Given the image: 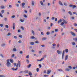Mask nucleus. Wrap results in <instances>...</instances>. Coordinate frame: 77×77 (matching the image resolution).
<instances>
[{
  "instance_id": "nucleus-1",
  "label": "nucleus",
  "mask_w": 77,
  "mask_h": 77,
  "mask_svg": "<svg viewBox=\"0 0 77 77\" xmlns=\"http://www.w3.org/2000/svg\"><path fill=\"white\" fill-rule=\"evenodd\" d=\"M10 61L11 63H14V61L12 59H11L10 60L9 59L7 60L6 65L8 67H10L11 66V63L9 62Z\"/></svg>"
},
{
  "instance_id": "nucleus-2",
  "label": "nucleus",
  "mask_w": 77,
  "mask_h": 77,
  "mask_svg": "<svg viewBox=\"0 0 77 77\" xmlns=\"http://www.w3.org/2000/svg\"><path fill=\"white\" fill-rule=\"evenodd\" d=\"M16 66V68H18V66L19 68H20L21 66V62L19 60L18 61V63L17 64Z\"/></svg>"
},
{
  "instance_id": "nucleus-3",
  "label": "nucleus",
  "mask_w": 77,
  "mask_h": 77,
  "mask_svg": "<svg viewBox=\"0 0 77 77\" xmlns=\"http://www.w3.org/2000/svg\"><path fill=\"white\" fill-rule=\"evenodd\" d=\"M65 50H64L62 53V59H63L64 54H65Z\"/></svg>"
},
{
  "instance_id": "nucleus-4",
  "label": "nucleus",
  "mask_w": 77,
  "mask_h": 77,
  "mask_svg": "<svg viewBox=\"0 0 77 77\" xmlns=\"http://www.w3.org/2000/svg\"><path fill=\"white\" fill-rule=\"evenodd\" d=\"M51 71L50 69H49L47 70V74H49L51 72Z\"/></svg>"
},
{
  "instance_id": "nucleus-5",
  "label": "nucleus",
  "mask_w": 77,
  "mask_h": 77,
  "mask_svg": "<svg viewBox=\"0 0 77 77\" xmlns=\"http://www.w3.org/2000/svg\"><path fill=\"white\" fill-rule=\"evenodd\" d=\"M57 53H58L59 54H62V51H60L59 50H57Z\"/></svg>"
},
{
  "instance_id": "nucleus-6",
  "label": "nucleus",
  "mask_w": 77,
  "mask_h": 77,
  "mask_svg": "<svg viewBox=\"0 0 77 77\" xmlns=\"http://www.w3.org/2000/svg\"><path fill=\"white\" fill-rule=\"evenodd\" d=\"M70 33H71V34H72V35H73V36H75V34L74 33V32H73L72 31H71L70 32Z\"/></svg>"
},
{
  "instance_id": "nucleus-7",
  "label": "nucleus",
  "mask_w": 77,
  "mask_h": 77,
  "mask_svg": "<svg viewBox=\"0 0 77 77\" xmlns=\"http://www.w3.org/2000/svg\"><path fill=\"white\" fill-rule=\"evenodd\" d=\"M63 22H64V24H67V22L66 21H65V20H64V19H63Z\"/></svg>"
},
{
  "instance_id": "nucleus-8",
  "label": "nucleus",
  "mask_w": 77,
  "mask_h": 77,
  "mask_svg": "<svg viewBox=\"0 0 77 77\" xmlns=\"http://www.w3.org/2000/svg\"><path fill=\"white\" fill-rule=\"evenodd\" d=\"M18 67H17V68L16 69H14V68H12V70H13V71H14V70L15 71H17V69H18Z\"/></svg>"
},
{
  "instance_id": "nucleus-9",
  "label": "nucleus",
  "mask_w": 77,
  "mask_h": 77,
  "mask_svg": "<svg viewBox=\"0 0 77 77\" xmlns=\"http://www.w3.org/2000/svg\"><path fill=\"white\" fill-rule=\"evenodd\" d=\"M68 55H66L65 57V60L66 61L68 60Z\"/></svg>"
},
{
  "instance_id": "nucleus-10",
  "label": "nucleus",
  "mask_w": 77,
  "mask_h": 77,
  "mask_svg": "<svg viewBox=\"0 0 77 77\" xmlns=\"http://www.w3.org/2000/svg\"><path fill=\"white\" fill-rule=\"evenodd\" d=\"M61 22H62V19H60L58 21V24H59V23H61Z\"/></svg>"
},
{
  "instance_id": "nucleus-11",
  "label": "nucleus",
  "mask_w": 77,
  "mask_h": 77,
  "mask_svg": "<svg viewBox=\"0 0 77 77\" xmlns=\"http://www.w3.org/2000/svg\"><path fill=\"white\" fill-rule=\"evenodd\" d=\"M15 23H13V30H15Z\"/></svg>"
},
{
  "instance_id": "nucleus-12",
  "label": "nucleus",
  "mask_w": 77,
  "mask_h": 77,
  "mask_svg": "<svg viewBox=\"0 0 77 77\" xmlns=\"http://www.w3.org/2000/svg\"><path fill=\"white\" fill-rule=\"evenodd\" d=\"M68 14H69L70 15H72V14L71 12L69 11L68 12Z\"/></svg>"
},
{
  "instance_id": "nucleus-13",
  "label": "nucleus",
  "mask_w": 77,
  "mask_h": 77,
  "mask_svg": "<svg viewBox=\"0 0 77 77\" xmlns=\"http://www.w3.org/2000/svg\"><path fill=\"white\" fill-rule=\"evenodd\" d=\"M73 39L74 41H75V42H77V38H73Z\"/></svg>"
},
{
  "instance_id": "nucleus-14",
  "label": "nucleus",
  "mask_w": 77,
  "mask_h": 77,
  "mask_svg": "<svg viewBox=\"0 0 77 77\" xmlns=\"http://www.w3.org/2000/svg\"><path fill=\"white\" fill-rule=\"evenodd\" d=\"M59 3L60 5H61V6H63V4H62V3L61 2V1H60L59 2Z\"/></svg>"
},
{
  "instance_id": "nucleus-15",
  "label": "nucleus",
  "mask_w": 77,
  "mask_h": 77,
  "mask_svg": "<svg viewBox=\"0 0 77 77\" xmlns=\"http://www.w3.org/2000/svg\"><path fill=\"white\" fill-rule=\"evenodd\" d=\"M46 39H47L46 37H43L42 38V40H43V41H45V40H46Z\"/></svg>"
},
{
  "instance_id": "nucleus-16",
  "label": "nucleus",
  "mask_w": 77,
  "mask_h": 77,
  "mask_svg": "<svg viewBox=\"0 0 77 77\" xmlns=\"http://www.w3.org/2000/svg\"><path fill=\"white\" fill-rule=\"evenodd\" d=\"M65 71H70V69H69L68 68H66V69Z\"/></svg>"
},
{
  "instance_id": "nucleus-17",
  "label": "nucleus",
  "mask_w": 77,
  "mask_h": 77,
  "mask_svg": "<svg viewBox=\"0 0 77 77\" xmlns=\"http://www.w3.org/2000/svg\"><path fill=\"white\" fill-rule=\"evenodd\" d=\"M32 6H34V5L35 4V2H34V1H32Z\"/></svg>"
},
{
  "instance_id": "nucleus-18",
  "label": "nucleus",
  "mask_w": 77,
  "mask_h": 77,
  "mask_svg": "<svg viewBox=\"0 0 77 77\" xmlns=\"http://www.w3.org/2000/svg\"><path fill=\"white\" fill-rule=\"evenodd\" d=\"M4 12H5V10H3L1 11V12L2 14H4Z\"/></svg>"
},
{
  "instance_id": "nucleus-19",
  "label": "nucleus",
  "mask_w": 77,
  "mask_h": 77,
  "mask_svg": "<svg viewBox=\"0 0 77 77\" xmlns=\"http://www.w3.org/2000/svg\"><path fill=\"white\" fill-rule=\"evenodd\" d=\"M20 20L21 22L22 23H23V22H24V20L21 19H20Z\"/></svg>"
},
{
  "instance_id": "nucleus-20",
  "label": "nucleus",
  "mask_w": 77,
  "mask_h": 77,
  "mask_svg": "<svg viewBox=\"0 0 77 77\" xmlns=\"http://www.w3.org/2000/svg\"><path fill=\"white\" fill-rule=\"evenodd\" d=\"M26 62L28 64H29V59L26 60Z\"/></svg>"
},
{
  "instance_id": "nucleus-21",
  "label": "nucleus",
  "mask_w": 77,
  "mask_h": 77,
  "mask_svg": "<svg viewBox=\"0 0 77 77\" xmlns=\"http://www.w3.org/2000/svg\"><path fill=\"white\" fill-rule=\"evenodd\" d=\"M60 25L61 26H65V24L63 22H62L61 24H60Z\"/></svg>"
},
{
  "instance_id": "nucleus-22",
  "label": "nucleus",
  "mask_w": 77,
  "mask_h": 77,
  "mask_svg": "<svg viewBox=\"0 0 77 77\" xmlns=\"http://www.w3.org/2000/svg\"><path fill=\"white\" fill-rule=\"evenodd\" d=\"M29 75H32V72H29Z\"/></svg>"
},
{
  "instance_id": "nucleus-23",
  "label": "nucleus",
  "mask_w": 77,
  "mask_h": 77,
  "mask_svg": "<svg viewBox=\"0 0 77 77\" xmlns=\"http://www.w3.org/2000/svg\"><path fill=\"white\" fill-rule=\"evenodd\" d=\"M68 68H69L70 69H72V66H69Z\"/></svg>"
},
{
  "instance_id": "nucleus-24",
  "label": "nucleus",
  "mask_w": 77,
  "mask_h": 77,
  "mask_svg": "<svg viewBox=\"0 0 77 77\" xmlns=\"http://www.w3.org/2000/svg\"><path fill=\"white\" fill-rule=\"evenodd\" d=\"M1 8L2 9H4L5 8V6L3 5L1 6Z\"/></svg>"
},
{
  "instance_id": "nucleus-25",
  "label": "nucleus",
  "mask_w": 77,
  "mask_h": 77,
  "mask_svg": "<svg viewBox=\"0 0 77 77\" xmlns=\"http://www.w3.org/2000/svg\"><path fill=\"white\" fill-rule=\"evenodd\" d=\"M13 51H17V49L15 48H14L13 49Z\"/></svg>"
},
{
  "instance_id": "nucleus-26",
  "label": "nucleus",
  "mask_w": 77,
  "mask_h": 77,
  "mask_svg": "<svg viewBox=\"0 0 77 77\" xmlns=\"http://www.w3.org/2000/svg\"><path fill=\"white\" fill-rule=\"evenodd\" d=\"M65 51L66 53H68V49H66L65 50Z\"/></svg>"
},
{
  "instance_id": "nucleus-27",
  "label": "nucleus",
  "mask_w": 77,
  "mask_h": 77,
  "mask_svg": "<svg viewBox=\"0 0 77 77\" xmlns=\"http://www.w3.org/2000/svg\"><path fill=\"white\" fill-rule=\"evenodd\" d=\"M31 39H35V37H34V36H31Z\"/></svg>"
},
{
  "instance_id": "nucleus-28",
  "label": "nucleus",
  "mask_w": 77,
  "mask_h": 77,
  "mask_svg": "<svg viewBox=\"0 0 77 77\" xmlns=\"http://www.w3.org/2000/svg\"><path fill=\"white\" fill-rule=\"evenodd\" d=\"M40 3L42 6H43V2H42V1H40Z\"/></svg>"
},
{
  "instance_id": "nucleus-29",
  "label": "nucleus",
  "mask_w": 77,
  "mask_h": 77,
  "mask_svg": "<svg viewBox=\"0 0 77 77\" xmlns=\"http://www.w3.org/2000/svg\"><path fill=\"white\" fill-rule=\"evenodd\" d=\"M57 70L58 71H62V72L63 71V70L61 69H58Z\"/></svg>"
},
{
  "instance_id": "nucleus-30",
  "label": "nucleus",
  "mask_w": 77,
  "mask_h": 77,
  "mask_svg": "<svg viewBox=\"0 0 77 77\" xmlns=\"http://www.w3.org/2000/svg\"><path fill=\"white\" fill-rule=\"evenodd\" d=\"M0 16L2 18H3V15H2V13H0Z\"/></svg>"
},
{
  "instance_id": "nucleus-31",
  "label": "nucleus",
  "mask_w": 77,
  "mask_h": 77,
  "mask_svg": "<svg viewBox=\"0 0 77 77\" xmlns=\"http://www.w3.org/2000/svg\"><path fill=\"white\" fill-rule=\"evenodd\" d=\"M11 35V33L8 32V33L7 35H8V36H10V35Z\"/></svg>"
},
{
  "instance_id": "nucleus-32",
  "label": "nucleus",
  "mask_w": 77,
  "mask_h": 77,
  "mask_svg": "<svg viewBox=\"0 0 77 77\" xmlns=\"http://www.w3.org/2000/svg\"><path fill=\"white\" fill-rule=\"evenodd\" d=\"M32 66V65L31 64H29L28 65V68H29L30 66Z\"/></svg>"
},
{
  "instance_id": "nucleus-33",
  "label": "nucleus",
  "mask_w": 77,
  "mask_h": 77,
  "mask_svg": "<svg viewBox=\"0 0 77 77\" xmlns=\"http://www.w3.org/2000/svg\"><path fill=\"white\" fill-rule=\"evenodd\" d=\"M15 5L17 7H19V6H20V5L18 4H16Z\"/></svg>"
},
{
  "instance_id": "nucleus-34",
  "label": "nucleus",
  "mask_w": 77,
  "mask_h": 77,
  "mask_svg": "<svg viewBox=\"0 0 77 77\" xmlns=\"http://www.w3.org/2000/svg\"><path fill=\"white\" fill-rule=\"evenodd\" d=\"M17 65V63H14V67H15V66H16Z\"/></svg>"
},
{
  "instance_id": "nucleus-35",
  "label": "nucleus",
  "mask_w": 77,
  "mask_h": 77,
  "mask_svg": "<svg viewBox=\"0 0 77 77\" xmlns=\"http://www.w3.org/2000/svg\"><path fill=\"white\" fill-rule=\"evenodd\" d=\"M30 44L31 45H34L35 44H34V42H31Z\"/></svg>"
},
{
  "instance_id": "nucleus-36",
  "label": "nucleus",
  "mask_w": 77,
  "mask_h": 77,
  "mask_svg": "<svg viewBox=\"0 0 77 77\" xmlns=\"http://www.w3.org/2000/svg\"><path fill=\"white\" fill-rule=\"evenodd\" d=\"M46 34L47 35H50V32L49 31L47 32L46 33Z\"/></svg>"
},
{
  "instance_id": "nucleus-37",
  "label": "nucleus",
  "mask_w": 77,
  "mask_h": 77,
  "mask_svg": "<svg viewBox=\"0 0 77 77\" xmlns=\"http://www.w3.org/2000/svg\"><path fill=\"white\" fill-rule=\"evenodd\" d=\"M35 43H36V44H39V41H36L35 42Z\"/></svg>"
},
{
  "instance_id": "nucleus-38",
  "label": "nucleus",
  "mask_w": 77,
  "mask_h": 77,
  "mask_svg": "<svg viewBox=\"0 0 77 77\" xmlns=\"http://www.w3.org/2000/svg\"><path fill=\"white\" fill-rule=\"evenodd\" d=\"M19 36L20 38H23V36H22V35H19Z\"/></svg>"
},
{
  "instance_id": "nucleus-39",
  "label": "nucleus",
  "mask_w": 77,
  "mask_h": 77,
  "mask_svg": "<svg viewBox=\"0 0 77 77\" xmlns=\"http://www.w3.org/2000/svg\"><path fill=\"white\" fill-rule=\"evenodd\" d=\"M22 6H24V5H26V4L24 2L22 3Z\"/></svg>"
},
{
  "instance_id": "nucleus-40",
  "label": "nucleus",
  "mask_w": 77,
  "mask_h": 77,
  "mask_svg": "<svg viewBox=\"0 0 77 77\" xmlns=\"http://www.w3.org/2000/svg\"><path fill=\"white\" fill-rule=\"evenodd\" d=\"M15 56V54H13L11 56V57H14Z\"/></svg>"
},
{
  "instance_id": "nucleus-41",
  "label": "nucleus",
  "mask_w": 77,
  "mask_h": 77,
  "mask_svg": "<svg viewBox=\"0 0 77 77\" xmlns=\"http://www.w3.org/2000/svg\"><path fill=\"white\" fill-rule=\"evenodd\" d=\"M69 7H73V5L72 4H70L69 5Z\"/></svg>"
},
{
  "instance_id": "nucleus-42",
  "label": "nucleus",
  "mask_w": 77,
  "mask_h": 77,
  "mask_svg": "<svg viewBox=\"0 0 77 77\" xmlns=\"http://www.w3.org/2000/svg\"><path fill=\"white\" fill-rule=\"evenodd\" d=\"M36 69H37V72H39V69L38 68H37Z\"/></svg>"
},
{
  "instance_id": "nucleus-43",
  "label": "nucleus",
  "mask_w": 77,
  "mask_h": 77,
  "mask_svg": "<svg viewBox=\"0 0 77 77\" xmlns=\"http://www.w3.org/2000/svg\"><path fill=\"white\" fill-rule=\"evenodd\" d=\"M5 26L6 27V28H9V26H8V25H6Z\"/></svg>"
},
{
  "instance_id": "nucleus-44",
  "label": "nucleus",
  "mask_w": 77,
  "mask_h": 77,
  "mask_svg": "<svg viewBox=\"0 0 77 77\" xmlns=\"http://www.w3.org/2000/svg\"><path fill=\"white\" fill-rule=\"evenodd\" d=\"M15 16L14 15L12 16L11 17L12 18H15Z\"/></svg>"
},
{
  "instance_id": "nucleus-45",
  "label": "nucleus",
  "mask_w": 77,
  "mask_h": 77,
  "mask_svg": "<svg viewBox=\"0 0 77 77\" xmlns=\"http://www.w3.org/2000/svg\"><path fill=\"white\" fill-rule=\"evenodd\" d=\"M5 44H3L2 45V47H4V46H5Z\"/></svg>"
},
{
  "instance_id": "nucleus-46",
  "label": "nucleus",
  "mask_w": 77,
  "mask_h": 77,
  "mask_svg": "<svg viewBox=\"0 0 77 77\" xmlns=\"http://www.w3.org/2000/svg\"><path fill=\"white\" fill-rule=\"evenodd\" d=\"M32 33L33 35H35V32H34V31H33V30H32Z\"/></svg>"
},
{
  "instance_id": "nucleus-47",
  "label": "nucleus",
  "mask_w": 77,
  "mask_h": 77,
  "mask_svg": "<svg viewBox=\"0 0 77 77\" xmlns=\"http://www.w3.org/2000/svg\"><path fill=\"white\" fill-rule=\"evenodd\" d=\"M23 16L25 18H27V16L26 14H24Z\"/></svg>"
},
{
  "instance_id": "nucleus-48",
  "label": "nucleus",
  "mask_w": 77,
  "mask_h": 77,
  "mask_svg": "<svg viewBox=\"0 0 77 77\" xmlns=\"http://www.w3.org/2000/svg\"><path fill=\"white\" fill-rule=\"evenodd\" d=\"M72 45H75V42H72Z\"/></svg>"
},
{
  "instance_id": "nucleus-49",
  "label": "nucleus",
  "mask_w": 77,
  "mask_h": 77,
  "mask_svg": "<svg viewBox=\"0 0 77 77\" xmlns=\"http://www.w3.org/2000/svg\"><path fill=\"white\" fill-rule=\"evenodd\" d=\"M0 56H1L2 57H3H3H4L3 56V55L2 54H1L0 55Z\"/></svg>"
},
{
  "instance_id": "nucleus-50",
  "label": "nucleus",
  "mask_w": 77,
  "mask_h": 77,
  "mask_svg": "<svg viewBox=\"0 0 77 77\" xmlns=\"http://www.w3.org/2000/svg\"><path fill=\"white\" fill-rule=\"evenodd\" d=\"M0 26L1 27H2L3 26V25L2 24H0Z\"/></svg>"
},
{
  "instance_id": "nucleus-51",
  "label": "nucleus",
  "mask_w": 77,
  "mask_h": 77,
  "mask_svg": "<svg viewBox=\"0 0 77 77\" xmlns=\"http://www.w3.org/2000/svg\"><path fill=\"white\" fill-rule=\"evenodd\" d=\"M21 28L23 30H24V27L23 26H21Z\"/></svg>"
},
{
  "instance_id": "nucleus-52",
  "label": "nucleus",
  "mask_w": 77,
  "mask_h": 77,
  "mask_svg": "<svg viewBox=\"0 0 77 77\" xmlns=\"http://www.w3.org/2000/svg\"><path fill=\"white\" fill-rule=\"evenodd\" d=\"M44 59V57H43L42 58H41V59H40V61H42V60H43V59Z\"/></svg>"
},
{
  "instance_id": "nucleus-53",
  "label": "nucleus",
  "mask_w": 77,
  "mask_h": 77,
  "mask_svg": "<svg viewBox=\"0 0 77 77\" xmlns=\"http://www.w3.org/2000/svg\"><path fill=\"white\" fill-rule=\"evenodd\" d=\"M73 8H76V6L75 5H73Z\"/></svg>"
},
{
  "instance_id": "nucleus-54",
  "label": "nucleus",
  "mask_w": 77,
  "mask_h": 77,
  "mask_svg": "<svg viewBox=\"0 0 77 77\" xmlns=\"http://www.w3.org/2000/svg\"><path fill=\"white\" fill-rule=\"evenodd\" d=\"M52 45L53 46H56V45L55 43H54Z\"/></svg>"
},
{
  "instance_id": "nucleus-55",
  "label": "nucleus",
  "mask_w": 77,
  "mask_h": 77,
  "mask_svg": "<svg viewBox=\"0 0 77 77\" xmlns=\"http://www.w3.org/2000/svg\"><path fill=\"white\" fill-rule=\"evenodd\" d=\"M58 29H56L55 30V31L56 32H58Z\"/></svg>"
},
{
  "instance_id": "nucleus-56",
  "label": "nucleus",
  "mask_w": 77,
  "mask_h": 77,
  "mask_svg": "<svg viewBox=\"0 0 77 77\" xmlns=\"http://www.w3.org/2000/svg\"><path fill=\"white\" fill-rule=\"evenodd\" d=\"M26 58H27V59H29V56L28 55L27 56H26Z\"/></svg>"
},
{
  "instance_id": "nucleus-57",
  "label": "nucleus",
  "mask_w": 77,
  "mask_h": 77,
  "mask_svg": "<svg viewBox=\"0 0 77 77\" xmlns=\"http://www.w3.org/2000/svg\"><path fill=\"white\" fill-rule=\"evenodd\" d=\"M41 35H44V33L43 32H41Z\"/></svg>"
},
{
  "instance_id": "nucleus-58",
  "label": "nucleus",
  "mask_w": 77,
  "mask_h": 77,
  "mask_svg": "<svg viewBox=\"0 0 77 77\" xmlns=\"http://www.w3.org/2000/svg\"><path fill=\"white\" fill-rule=\"evenodd\" d=\"M74 18H74V17H72L71 18V19L72 20H74Z\"/></svg>"
},
{
  "instance_id": "nucleus-59",
  "label": "nucleus",
  "mask_w": 77,
  "mask_h": 77,
  "mask_svg": "<svg viewBox=\"0 0 77 77\" xmlns=\"http://www.w3.org/2000/svg\"><path fill=\"white\" fill-rule=\"evenodd\" d=\"M54 18H55L54 17H52V20H54Z\"/></svg>"
},
{
  "instance_id": "nucleus-60",
  "label": "nucleus",
  "mask_w": 77,
  "mask_h": 77,
  "mask_svg": "<svg viewBox=\"0 0 77 77\" xmlns=\"http://www.w3.org/2000/svg\"><path fill=\"white\" fill-rule=\"evenodd\" d=\"M64 5H65V6H66L67 5V4H66V3L65 2L64 3Z\"/></svg>"
},
{
  "instance_id": "nucleus-61",
  "label": "nucleus",
  "mask_w": 77,
  "mask_h": 77,
  "mask_svg": "<svg viewBox=\"0 0 77 77\" xmlns=\"http://www.w3.org/2000/svg\"><path fill=\"white\" fill-rule=\"evenodd\" d=\"M0 77H6L3 75H0Z\"/></svg>"
},
{
  "instance_id": "nucleus-62",
  "label": "nucleus",
  "mask_w": 77,
  "mask_h": 77,
  "mask_svg": "<svg viewBox=\"0 0 77 77\" xmlns=\"http://www.w3.org/2000/svg\"><path fill=\"white\" fill-rule=\"evenodd\" d=\"M42 47H45V45H41Z\"/></svg>"
},
{
  "instance_id": "nucleus-63",
  "label": "nucleus",
  "mask_w": 77,
  "mask_h": 77,
  "mask_svg": "<svg viewBox=\"0 0 77 77\" xmlns=\"http://www.w3.org/2000/svg\"><path fill=\"white\" fill-rule=\"evenodd\" d=\"M74 26H77V24L76 23H74Z\"/></svg>"
},
{
  "instance_id": "nucleus-64",
  "label": "nucleus",
  "mask_w": 77,
  "mask_h": 77,
  "mask_svg": "<svg viewBox=\"0 0 77 77\" xmlns=\"http://www.w3.org/2000/svg\"><path fill=\"white\" fill-rule=\"evenodd\" d=\"M75 68H76V67L75 66L73 67V69H75Z\"/></svg>"
}]
</instances>
